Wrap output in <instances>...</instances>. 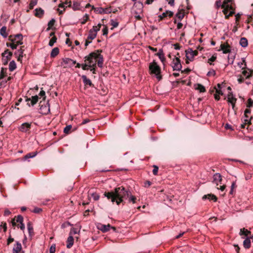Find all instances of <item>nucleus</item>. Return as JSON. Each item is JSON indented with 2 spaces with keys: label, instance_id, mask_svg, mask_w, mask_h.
<instances>
[{
  "label": "nucleus",
  "instance_id": "nucleus-57",
  "mask_svg": "<svg viewBox=\"0 0 253 253\" xmlns=\"http://www.w3.org/2000/svg\"><path fill=\"white\" fill-rule=\"evenodd\" d=\"M253 101L251 98H249L248 100V104L247 105V107L248 108H251L253 106Z\"/></svg>",
  "mask_w": 253,
  "mask_h": 253
},
{
  "label": "nucleus",
  "instance_id": "nucleus-47",
  "mask_svg": "<svg viewBox=\"0 0 253 253\" xmlns=\"http://www.w3.org/2000/svg\"><path fill=\"white\" fill-rule=\"evenodd\" d=\"M42 211V209L41 208L38 207H35L33 210H31V211L36 213H39Z\"/></svg>",
  "mask_w": 253,
  "mask_h": 253
},
{
  "label": "nucleus",
  "instance_id": "nucleus-46",
  "mask_svg": "<svg viewBox=\"0 0 253 253\" xmlns=\"http://www.w3.org/2000/svg\"><path fill=\"white\" fill-rule=\"evenodd\" d=\"M103 14H109L111 13L112 11V8L111 7H108L104 8Z\"/></svg>",
  "mask_w": 253,
  "mask_h": 253
},
{
  "label": "nucleus",
  "instance_id": "nucleus-55",
  "mask_svg": "<svg viewBox=\"0 0 253 253\" xmlns=\"http://www.w3.org/2000/svg\"><path fill=\"white\" fill-rule=\"evenodd\" d=\"M23 51L24 50L22 49V48H20L19 49L17 50L15 52V54L20 55V56H23Z\"/></svg>",
  "mask_w": 253,
  "mask_h": 253
},
{
  "label": "nucleus",
  "instance_id": "nucleus-63",
  "mask_svg": "<svg viewBox=\"0 0 253 253\" xmlns=\"http://www.w3.org/2000/svg\"><path fill=\"white\" fill-rule=\"evenodd\" d=\"M37 4V1L36 0H32L30 3V8H33V7Z\"/></svg>",
  "mask_w": 253,
  "mask_h": 253
},
{
  "label": "nucleus",
  "instance_id": "nucleus-48",
  "mask_svg": "<svg viewBox=\"0 0 253 253\" xmlns=\"http://www.w3.org/2000/svg\"><path fill=\"white\" fill-rule=\"evenodd\" d=\"M111 24L113 26V28L111 29H113L114 28H116L118 26L119 23L114 20H111Z\"/></svg>",
  "mask_w": 253,
  "mask_h": 253
},
{
  "label": "nucleus",
  "instance_id": "nucleus-43",
  "mask_svg": "<svg viewBox=\"0 0 253 253\" xmlns=\"http://www.w3.org/2000/svg\"><path fill=\"white\" fill-rule=\"evenodd\" d=\"M16 43H13L11 42V43H6V46L8 47H10L12 49H16L17 46Z\"/></svg>",
  "mask_w": 253,
  "mask_h": 253
},
{
  "label": "nucleus",
  "instance_id": "nucleus-59",
  "mask_svg": "<svg viewBox=\"0 0 253 253\" xmlns=\"http://www.w3.org/2000/svg\"><path fill=\"white\" fill-rule=\"evenodd\" d=\"M102 32H103V35H107L108 33V28L106 26H104V28L102 29Z\"/></svg>",
  "mask_w": 253,
  "mask_h": 253
},
{
  "label": "nucleus",
  "instance_id": "nucleus-22",
  "mask_svg": "<svg viewBox=\"0 0 253 253\" xmlns=\"http://www.w3.org/2000/svg\"><path fill=\"white\" fill-rule=\"evenodd\" d=\"M203 200L209 199L210 201L212 200L214 202H216L217 200L216 197L213 194H208L205 195L203 197Z\"/></svg>",
  "mask_w": 253,
  "mask_h": 253
},
{
  "label": "nucleus",
  "instance_id": "nucleus-16",
  "mask_svg": "<svg viewBox=\"0 0 253 253\" xmlns=\"http://www.w3.org/2000/svg\"><path fill=\"white\" fill-rule=\"evenodd\" d=\"M40 110V113L42 114L46 115L48 114L50 112L49 104L47 103L44 105H41Z\"/></svg>",
  "mask_w": 253,
  "mask_h": 253
},
{
  "label": "nucleus",
  "instance_id": "nucleus-36",
  "mask_svg": "<svg viewBox=\"0 0 253 253\" xmlns=\"http://www.w3.org/2000/svg\"><path fill=\"white\" fill-rule=\"evenodd\" d=\"M92 9H94V12L98 14H103L104 8L102 7H94V6H92Z\"/></svg>",
  "mask_w": 253,
  "mask_h": 253
},
{
  "label": "nucleus",
  "instance_id": "nucleus-37",
  "mask_svg": "<svg viewBox=\"0 0 253 253\" xmlns=\"http://www.w3.org/2000/svg\"><path fill=\"white\" fill-rule=\"evenodd\" d=\"M43 14V10L42 9L39 8V9H35V16H36L37 17H41V16H42Z\"/></svg>",
  "mask_w": 253,
  "mask_h": 253
},
{
  "label": "nucleus",
  "instance_id": "nucleus-62",
  "mask_svg": "<svg viewBox=\"0 0 253 253\" xmlns=\"http://www.w3.org/2000/svg\"><path fill=\"white\" fill-rule=\"evenodd\" d=\"M236 182L235 181H233L232 183L231 187V190L230 191V194H232L233 193V189L236 187Z\"/></svg>",
  "mask_w": 253,
  "mask_h": 253
},
{
  "label": "nucleus",
  "instance_id": "nucleus-5",
  "mask_svg": "<svg viewBox=\"0 0 253 253\" xmlns=\"http://www.w3.org/2000/svg\"><path fill=\"white\" fill-rule=\"evenodd\" d=\"M32 123H24L18 127V130L23 133L30 134Z\"/></svg>",
  "mask_w": 253,
  "mask_h": 253
},
{
  "label": "nucleus",
  "instance_id": "nucleus-18",
  "mask_svg": "<svg viewBox=\"0 0 253 253\" xmlns=\"http://www.w3.org/2000/svg\"><path fill=\"white\" fill-rule=\"evenodd\" d=\"M21 250L22 246L21 243H20L18 242H16L12 250L13 253H19L21 252Z\"/></svg>",
  "mask_w": 253,
  "mask_h": 253
},
{
  "label": "nucleus",
  "instance_id": "nucleus-49",
  "mask_svg": "<svg viewBox=\"0 0 253 253\" xmlns=\"http://www.w3.org/2000/svg\"><path fill=\"white\" fill-rule=\"evenodd\" d=\"M16 221L17 222L21 223L23 222V217L22 215H19L16 217Z\"/></svg>",
  "mask_w": 253,
  "mask_h": 253
},
{
  "label": "nucleus",
  "instance_id": "nucleus-9",
  "mask_svg": "<svg viewBox=\"0 0 253 253\" xmlns=\"http://www.w3.org/2000/svg\"><path fill=\"white\" fill-rule=\"evenodd\" d=\"M149 68L152 74H154L156 75L160 74L161 71L160 67L158 65L155 61H153L152 63H151L149 65Z\"/></svg>",
  "mask_w": 253,
  "mask_h": 253
},
{
  "label": "nucleus",
  "instance_id": "nucleus-39",
  "mask_svg": "<svg viewBox=\"0 0 253 253\" xmlns=\"http://www.w3.org/2000/svg\"><path fill=\"white\" fill-rule=\"evenodd\" d=\"M71 7H72L74 10H79L80 9V4L77 1H74L73 5H71Z\"/></svg>",
  "mask_w": 253,
  "mask_h": 253
},
{
  "label": "nucleus",
  "instance_id": "nucleus-28",
  "mask_svg": "<svg viewBox=\"0 0 253 253\" xmlns=\"http://www.w3.org/2000/svg\"><path fill=\"white\" fill-rule=\"evenodd\" d=\"M243 246L245 249H249L251 247V240L249 238H247L243 242Z\"/></svg>",
  "mask_w": 253,
  "mask_h": 253
},
{
  "label": "nucleus",
  "instance_id": "nucleus-44",
  "mask_svg": "<svg viewBox=\"0 0 253 253\" xmlns=\"http://www.w3.org/2000/svg\"><path fill=\"white\" fill-rule=\"evenodd\" d=\"M101 27V24H98L97 26H94L93 28L90 30H93L94 32H95L97 34V32L100 30Z\"/></svg>",
  "mask_w": 253,
  "mask_h": 253
},
{
  "label": "nucleus",
  "instance_id": "nucleus-17",
  "mask_svg": "<svg viewBox=\"0 0 253 253\" xmlns=\"http://www.w3.org/2000/svg\"><path fill=\"white\" fill-rule=\"evenodd\" d=\"M173 15V12L167 10L165 12H163L162 14L159 15V17L160 18V20H163L165 17H166L167 16H169V17H172Z\"/></svg>",
  "mask_w": 253,
  "mask_h": 253
},
{
  "label": "nucleus",
  "instance_id": "nucleus-21",
  "mask_svg": "<svg viewBox=\"0 0 253 253\" xmlns=\"http://www.w3.org/2000/svg\"><path fill=\"white\" fill-rule=\"evenodd\" d=\"M12 55V53L11 52H8V55L4 56V57H2V63L4 65H6L8 62V61L11 59V57Z\"/></svg>",
  "mask_w": 253,
  "mask_h": 253
},
{
  "label": "nucleus",
  "instance_id": "nucleus-53",
  "mask_svg": "<svg viewBox=\"0 0 253 253\" xmlns=\"http://www.w3.org/2000/svg\"><path fill=\"white\" fill-rule=\"evenodd\" d=\"M72 128L71 125L67 126L64 129V132L68 133Z\"/></svg>",
  "mask_w": 253,
  "mask_h": 253
},
{
  "label": "nucleus",
  "instance_id": "nucleus-31",
  "mask_svg": "<svg viewBox=\"0 0 253 253\" xmlns=\"http://www.w3.org/2000/svg\"><path fill=\"white\" fill-rule=\"evenodd\" d=\"M96 35L97 34L95 32H94L93 30H89L87 38L88 39L92 40L96 38Z\"/></svg>",
  "mask_w": 253,
  "mask_h": 253
},
{
  "label": "nucleus",
  "instance_id": "nucleus-27",
  "mask_svg": "<svg viewBox=\"0 0 253 253\" xmlns=\"http://www.w3.org/2000/svg\"><path fill=\"white\" fill-rule=\"evenodd\" d=\"M37 154V152L29 153L26 155L22 159L23 160L25 161L29 158H32L35 157Z\"/></svg>",
  "mask_w": 253,
  "mask_h": 253
},
{
  "label": "nucleus",
  "instance_id": "nucleus-40",
  "mask_svg": "<svg viewBox=\"0 0 253 253\" xmlns=\"http://www.w3.org/2000/svg\"><path fill=\"white\" fill-rule=\"evenodd\" d=\"M222 84H218L217 86V87H215V89L216 90V93L219 94H220V95H223V92L221 90V88L222 87Z\"/></svg>",
  "mask_w": 253,
  "mask_h": 253
},
{
  "label": "nucleus",
  "instance_id": "nucleus-25",
  "mask_svg": "<svg viewBox=\"0 0 253 253\" xmlns=\"http://www.w3.org/2000/svg\"><path fill=\"white\" fill-rule=\"evenodd\" d=\"M58 6L60 8H64V9H65V7L71 6V1H68V0H66L64 2L60 3L59 4Z\"/></svg>",
  "mask_w": 253,
  "mask_h": 253
},
{
  "label": "nucleus",
  "instance_id": "nucleus-33",
  "mask_svg": "<svg viewBox=\"0 0 253 253\" xmlns=\"http://www.w3.org/2000/svg\"><path fill=\"white\" fill-rule=\"evenodd\" d=\"M195 89L197 90H199L200 92H204L206 91V89L205 87L202 85L201 84H197L195 85Z\"/></svg>",
  "mask_w": 253,
  "mask_h": 253
},
{
  "label": "nucleus",
  "instance_id": "nucleus-2",
  "mask_svg": "<svg viewBox=\"0 0 253 253\" xmlns=\"http://www.w3.org/2000/svg\"><path fill=\"white\" fill-rule=\"evenodd\" d=\"M99 50H97L90 53L88 55L84 57V63L82 64V68L84 70H88V67H96V63L99 67H102L103 64V57L100 54Z\"/></svg>",
  "mask_w": 253,
  "mask_h": 253
},
{
  "label": "nucleus",
  "instance_id": "nucleus-64",
  "mask_svg": "<svg viewBox=\"0 0 253 253\" xmlns=\"http://www.w3.org/2000/svg\"><path fill=\"white\" fill-rule=\"evenodd\" d=\"M215 75V72L214 70H212L211 71H209L208 74L207 76H214Z\"/></svg>",
  "mask_w": 253,
  "mask_h": 253
},
{
  "label": "nucleus",
  "instance_id": "nucleus-19",
  "mask_svg": "<svg viewBox=\"0 0 253 253\" xmlns=\"http://www.w3.org/2000/svg\"><path fill=\"white\" fill-rule=\"evenodd\" d=\"M156 55L159 57L161 62L164 64V62L166 61V58L165 57L163 49H160L158 52L156 54Z\"/></svg>",
  "mask_w": 253,
  "mask_h": 253
},
{
  "label": "nucleus",
  "instance_id": "nucleus-8",
  "mask_svg": "<svg viewBox=\"0 0 253 253\" xmlns=\"http://www.w3.org/2000/svg\"><path fill=\"white\" fill-rule=\"evenodd\" d=\"M251 76H252V74L250 72V71H248L247 70H244L242 72V75H240L237 76L238 82L239 84H241L244 82L245 79H248Z\"/></svg>",
  "mask_w": 253,
  "mask_h": 253
},
{
  "label": "nucleus",
  "instance_id": "nucleus-14",
  "mask_svg": "<svg viewBox=\"0 0 253 253\" xmlns=\"http://www.w3.org/2000/svg\"><path fill=\"white\" fill-rule=\"evenodd\" d=\"M98 228L103 232H106L109 231L111 228H112L114 230H115V228L114 227L111 226L109 224L107 225L100 224L98 225Z\"/></svg>",
  "mask_w": 253,
  "mask_h": 253
},
{
  "label": "nucleus",
  "instance_id": "nucleus-12",
  "mask_svg": "<svg viewBox=\"0 0 253 253\" xmlns=\"http://www.w3.org/2000/svg\"><path fill=\"white\" fill-rule=\"evenodd\" d=\"M197 54L198 51L197 50L193 51L191 48H189L186 51V57L188 59L191 61Z\"/></svg>",
  "mask_w": 253,
  "mask_h": 253
},
{
  "label": "nucleus",
  "instance_id": "nucleus-4",
  "mask_svg": "<svg viewBox=\"0 0 253 253\" xmlns=\"http://www.w3.org/2000/svg\"><path fill=\"white\" fill-rule=\"evenodd\" d=\"M76 64V61L69 58H64L62 60L61 66H63L64 68H71Z\"/></svg>",
  "mask_w": 253,
  "mask_h": 253
},
{
  "label": "nucleus",
  "instance_id": "nucleus-3",
  "mask_svg": "<svg viewBox=\"0 0 253 253\" xmlns=\"http://www.w3.org/2000/svg\"><path fill=\"white\" fill-rule=\"evenodd\" d=\"M215 5L217 9L220 7L223 8V12L226 19L235 13V7L231 0H225L222 3L221 0L216 1Z\"/></svg>",
  "mask_w": 253,
  "mask_h": 253
},
{
  "label": "nucleus",
  "instance_id": "nucleus-51",
  "mask_svg": "<svg viewBox=\"0 0 253 253\" xmlns=\"http://www.w3.org/2000/svg\"><path fill=\"white\" fill-rule=\"evenodd\" d=\"M216 56L213 55L210 58H209L208 59V62L211 65L212 64L211 62L214 61L216 60Z\"/></svg>",
  "mask_w": 253,
  "mask_h": 253
},
{
  "label": "nucleus",
  "instance_id": "nucleus-1",
  "mask_svg": "<svg viewBox=\"0 0 253 253\" xmlns=\"http://www.w3.org/2000/svg\"><path fill=\"white\" fill-rule=\"evenodd\" d=\"M104 195L108 200H111L112 202H116L118 205L126 200H128L129 202L135 203L136 199L135 196L131 195L129 190H126L123 186L116 188L114 191L105 192Z\"/></svg>",
  "mask_w": 253,
  "mask_h": 253
},
{
  "label": "nucleus",
  "instance_id": "nucleus-11",
  "mask_svg": "<svg viewBox=\"0 0 253 253\" xmlns=\"http://www.w3.org/2000/svg\"><path fill=\"white\" fill-rule=\"evenodd\" d=\"M218 50H222L224 54L230 53L231 51V46L227 42L224 43L220 45V49Z\"/></svg>",
  "mask_w": 253,
  "mask_h": 253
},
{
  "label": "nucleus",
  "instance_id": "nucleus-13",
  "mask_svg": "<svg viewBox=\"0 0 253 253\" xmlns=\"http://www.w3.org/2000/svg\"><path fill=\"white\" fill-rule=\"evenodd\" d=\"M39 99V97L38 95L33 96L32 98H27L26 101L27 102V105L29 106H34L35 104L37 103Z\"/></svg>",
  "mask_w": 253,
  "mask_h": 253
},
{
  "label": "nucleus",
  "instance_id": "nucleus-15",
  "mask_svg": "<svg viewBox=\"0 0 253 253\" xmlns=\"http://www.w3.org/2000/svg\"><path fill=\"white\" fill-rule=\"evenodd\" d=\"M237 99L234 96L232 92H229L227 95V101L232 104V108L234 109Z\"/></svg>",
  "mask_w": 253,
  "mask_h": 253
},
{
  "label": "nucleus",
  "instance_id": "nucleus-23",
  "mask_svg": "<svg viewBox=\"0 0 253 253\" xmlns=\"http://www.w3.org/2000/svg\"><path fill=\"white\" fill-rule=\"evenodd\" d=\"M82 78L83 79L84 85H88L90 86H92V84L91 81L90 80L87 79L85 75H83Z\"/></svg>",
  "mask_w": 253,
  "mask_h": 253
},
{
  "label": "nucleus",
  "instance_id": "nucleus-20",
  "mask_svg": "<svg viewBox=\"0 0 253 253\" xmlns=\"http://www.w3.org/2000/svg\"><path fill=\"white\" fill-rule=\"evenodd\" d=\"M184 16V12L182 11H179L175 15V18L174 21V23H176L177 21H181Z\"/></svg>",
  "mask_w": 253,
  "mask_h": 253
},
{
  "label": "nucleus",
  "instance_id": "nucleus-42",
  "mask_svg": "<svg viewBox=\"0 0 253 253\" xmlns=\"http://www.w3.org/2000/svg\"><path fill=\"white\" fill-rule=\"evenodd\" d=\"M56 41H57V38L55 36H54L50 40L49 42L48 43V45L50 46H52L54 45V44L56 42Z\"/></svg>",
  "mask_w": 253,
  "mask_h": 253
},
{
  "label": "nucleus",
  "instance_id": "nucleus-45",
  "mask_svg": "<svg viewBox=\"0 0 253 253\" xmlns=\"http://www.w3.org/2000/svg\"><path fill=\"white\" fill-rule=\"evenodd\" d=\"M88 19H89L88 15L87 14H85L83 17V19L81 22V24L83 25L84 24L86 23V22L88 20Z\"/></svg>",
  "mask_w": 253,
  "mask_h": 253
},
{
  "label": "nucleus",
  "instance_id": "nucleus-7",
  "mask_svg": "<svg viewBox=\"0 0 253 253\" xmlns=\"http://www.w3.org/2000/svg\"><path fill=\"white\" fill-rule=\"evenodd\" d=\"M171 66L174 71H180L182 68V65L180 60L177 57H175L171 64Z\"/></svg>",
  "mask_w": 253,
  "mask_h": 253
},
{
  "label": "nucleus",
  "instance_id": "nucleus-32",
  "mask_svg": "<svg viewBox=\"0 0 253 253\" xmlns=\"http://www.w3.org/2000/svg\"><path fill=\"white\" fill-rule=\"evenodd\" d=\"M16 68V64L14 60H12L10 62L9 64V70L10 71L12 72L14 71Z\"/></svg>",
  "mask_w": 253,
  "mask_h": 253
},
{
  "label": "nucleus",
  "instance_id": "nucleus-35",
  "mask_svg": "<svg viewBox=\"0 0 253 253\" xmlns=\"http://www.w3.org/2000/svg\"><path fill=\"white\" fill-rule=\"evenodd\" d=\"M0 35L4 38L7 37V34L6 33V27L5 26L2 27L0 30Z\"/></svg>",
  "mask_w": 253,
  "mask_h": 253
},
{
  "label": "nucleus",
  "instance_id": "nucleus-52",
  "mask_svg": "<svg viewBox=\"0 0 253 253\" xmlns=\"http://www.w3.org/2000/svg\"><path fill=\"white\" fill-rule=\"evenodd\" d=\"M153 173L155 175H157L158 174V171L159 169L158 167L156 165L153 166Z\"/></svg>",
  "mask_w": 253,
  "mask_h": 253
},
{
  "label": "nucleus",
  "instance_id": "nucleus-60",
  "mask_svg": "<svg viewBox=\"0 0 253 253\" xmlns=\"http://www.w3.org/2000/svg\"><path fill=\"white\" fill-rule=\"evenodd\" d=\"M244 117L245 118L244 121L247 123H250L251 120L252 119V117H250L248 115H244Z\"/></svg>",
  "mask_w": 253,
  "mask_h": 253
},
{
  "label": "nucleus",
  "instance_id": "nucleus-6",
  "mask_svg": "<svg viewBox=\"0 0 253 253\" xmlns=\"http://www.w3.org/2000/svg\"><path fill=\"white\" fill-rule=\"evenodd\" d=\"M8 40L11 42L16 43L17 45H21L23 44V36L22 34H19L14 36H10Z\"/></svg>",
  "mask_w": 253,
  "mask_h": 253
},
{
  "label": "nucleus",
  "instance_id": "nucleus-26",
  "mask_svg": "<svg viewBox=\"0 0 253 253\" xmlns=\"http://www.w3.org/2000/svg\"><path fill=\"white\" fill-rule=\"evenodd\" d=\"M59 53V49L58 47H54L51 50L50 53V57L51 58H54L56 57Z\"/></svg>",
  "mask_w": 253,
  "mask_h": 253
},
{
  "label": "nucleus",
  "instance_id": "nucleus-34",
  "mask_svg": "<svg viewBox=\"0 0 253 253\" xmlns=\"http://www.w3.org/2000/svg\"><path fill=\"white\" fill-rule=\"evenodd\" d=\"M27 228L28 230L29 234L30 236H32L34 233V229L32 223L30 222H28L27 223Z\"/></svg>",
  "mask_w": 253,
  "mask_h": 253
},
{
  "label": "nucleus",
  "instance_id": "nucleus-24",
  "mask_svg": "<svg viewBox=\"0 0 253 253\" xmlns=\"http://www.w3.org/2000/svg\"><path fill=\"white\" fill-rule=\"evenodd\" d=\"M67 248H71L74 244V238L72 236H70L67 239Z\"/></svg>",
  "mask_w": 253,
  "mask_h": 253
},
{
  "label": "nucleus",
  "instance_id": "nucleus-61",
  "mask_svg": "<svg viewBox=\"0 0 253 253\" xmlns=\"http://www.w3.org/2000/svg\"><path fill=\"white\" fill-rule=\"evenodd\" d=\"M134 16L138 20H140L142 19V16L140 14H138L137 12H135Z\"/></svg>",
  "mask_w": 253,
  "mask_h": 253
},
{
  "label": "nucleus",
  "instance_id": "nucleus-58",
  "mask_svg": "<svg viewBox=\"0 0 253 253\" xmlns=\"http://www.w3.org/2000/svg\"><path fill=\"white\" fill-rule=\"evenodd\" d=\"M238 65L240 66L241 68H242V69H244L246 67V64L245 62V60H243L242 62L239 63Z\"/></svg>",
  "mask_w": 253,
  "mask_h": 253
},
{
  "label": "nucleus",
  "instance_id": "nucleus-29",
  "mask_svg": "<svg viewBox=\"0 0 253 253\" xmlns=\"http://www.w3.org/2000/svg\"><path fill=\"white\" fill-rule=\"evenodd\" d=\"M240 44L243 47H247L248 44L247 39L246 38H241L240 41Z\"/></svg>",
  "mask_w": 253,
  "mask_h": 253
},
{
  "label": "nucleus",
  "instance_id": "nucleus-50",
  "mask_svg": "<svg viewBox=\"0 0 253 253\" xmlns=\"http://www.w3.org/2000/svg\"><path fill=\"white\" fill-rule=\"evenodd\" d=\"M91 196L93 198V200H95V201H97L99 200V195L96 193H93L92 194H91Z\"/></svg>",
  "mask_w": 253,
  "mask_h": 253
},
{
  "label": "nucleus",
  "instance_id": "nucleus-41",
  "mask_svg": "<svg viewBox=\"0 0 253 253\" xmlns=\"http://www.w3.org/2000/svg\"><path fill=\"white\" fill-rule=\"evenodd\" d=\"M55 22V20L54 19L50 20L48 23V27L46 29V31L50 30L52 27L54 25Z\"/></svg>",
  "mask_w": 253,
  "mask_h": 253
},
{
  "label": "nucleus",
  "instance_id": "nucleus-38",
  "mask_svg": "<svg viewBox=\"0 0 253 253\" xmlns=\"http://www.w3.org/2000/svg\"><path fill=\"white\" fill-rule=\"evenodd\" d=\"M6 71H7L6 68H1L0 73V79H3L6 76V74H7Z\"/></svg>",
  "mask_w": 253,
  "mask_h": 253
},
{
  "label": "nucleus",
  "instance_id": "nucleus-54",
  "mask_svg": "<svg viewBox=\"0 0 253 253\" xmlns=\"http://www.w3.org/2000/svg\"><path fill=\"white\" fill-rule=\"evenodd\" d=\"M56 249L55 244H52L49 249V253H55Z\"/></svg>",
  "mask_w": 253,
  "mask_h": 253
},
{
  "label": "nucleus",
  "instance_id": "nucleus-10",
  "mask_svg": "<svg viewBox=\"0 0 253 253\" xmlns=\"http://www.w3.org/2000/svg\"><path fill=\"white\" fill-rule=\"evenodd\" d=\"M221 181L222 177L220 173H216L213 175L212 183L215 184L216 186L220 185L221 184Z\"/></svg>",
  "mask_w": 253,
  "mask_h": 253
},
{
  "label": "nucleus",
  "instance_id": "nucleus-30",
  "mask_svg": "<svg viewBox=\"0 0 253 253\" xmlns=\"http://www.w3.org/2000/svg\"><path fill=\"white\" fill-rule=\"evenodd\" d=\"M251 234V231L246 229L245 228L240 229L239 234L240 236L245 235L246 236H248Z\"/></svg>",
  "mask_w": 253,
  "mask_h": 253
},
{
  "label": "nucleus",
  "instance_id": "nucleus-56",
  "mask_svg": "<svg viewBox=\"0 0 253 253\" xmlns=\"http://www.w3.org/2000/svg\"><path fill=\"white\" fill-rule=\"evenodd\" d=\"M72 224H71L69 222L67 221V222H65L63 223L61 225V228H66L67 227H68L69 226H72Z\"/></svg>",
  "mask_w": 253,
  "mask_h": 253
}]
</instances>
